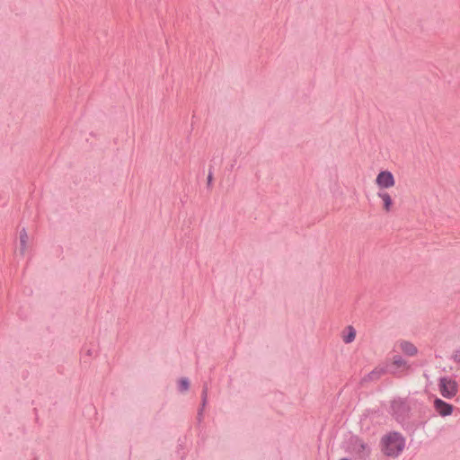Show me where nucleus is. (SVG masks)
Masks as SVG:
<instances>
[{"label": "nucleus", "mask_w": 460, "mask_h": 460, "mask_svg": "<svg viewBox=\"0 0 460 460\" xmlns=\"http://www.w3.org/2000/svg\"><path fill=\"white\" fill-rule=\"evenodd\" d=\"M178 388H179V391L181 393L188 391L190 388V382H189L188 378H186V377L181 378L179 381Z\"/></svg>", "instance_id": "ddd939ff"}, {"label": "nucleus", "mask_w": 460, "mask_h": 460, "mask_svg": "<svg viewBox=\"0 0 460 460\" xmlns=\"http://www.w3.org/2000/svg\"><path fill=\"white\" fill-rule=\"evenodd\" d=\"M28 234L25 228H22L20 231V247H19V253L23 256L25 254L26 249H27V243H28Z\"/></svg>", "instance_id": "0eeeda50"}, {"label": "nucleus", "mask_w": 460, "mask_h": 460, "mask_svg": "<svg viewBox=\"0 0 460 460\" xmlns=\"http://www.w3.org/2000/svg\"><path fill=\"white\" fill-rule=\"evenodd\" d=\"M434 407H435L437 412L443 417L451 415L453 412V409H454L453 405L444 402L443 400H441L439 398H437L434 401Z\"/></svg>", "instance_id": "20e7f679"}, {"label": "nucleus", "mask_w": 460, "mask_h": 460, "mask_svg": "<svg viewBox=\"0 0 460 460\" xmlns=\"http://www.w3.org/2000/svg\"><path fill=\"white\" fill-rule=\"evenodd\" d=\"M348 333L342 337V340L345 343H351L356 337V330L352 326L347 327Z\"/></svg>", "instance_id": "f8f14e48"}, {"label": "nucleus", "mask_w": 460, "mask_h": 460, "mask_svg": "<svg viewBox=\"0 0 460 460\" xmlns=\"http://www.w3.org/2000/svg\"><path fill=\"white\" fill-rule=\"evenodd\" d=\"M400 348L402 351L408 356H414L418 352L416 346L410 341L401 342Z\"/></svg>", "instance_id": "423d86ee"}, {"label": "nucleus", "mask_w": 460, "mask_h": 460, "mask_svg": "<svg viewBox=\"0 0 460 460\" xmlns=\"http://www.w3.org/2000/svg\"><path fill=\"white\" fill-rule=\"evenodd\" d=\"M392 411L396 415H402L407 409L404 402L402 400H394L391 405Z\"/></svg>", "instance_id": "6e6552de"}, {"label": "nucleus", "mask_w": 460, "mask_h": 460, "mask_svg": "<svg viewBox=\"0 0 460 460\" xmlns=\"http://www.w3.org/2000/svg\"><path fill=\"white\" fill-rule=\"evenodd\" d=\"M382 442L383 451L388 456H397L404 448V439L397 432L385 436Z\"/></svg>", "instance_id": "f257e3e1"}, {"label": "nucleus", "mask_w": 460, "mask_h": 460, "mask_svg": "<svg viewBox=\"0 0 460 460\" xmlns=\"http://www.w3.org/2000/svg\"><path fill=\"white\" fill-rule=\"evenodd\" d=\"M376 183L379 188L388 189L394 186L395 181L391 172L382 171L377 174Z\"/></svg>", "instance_id": "7ed1b4c3"}, {"label": "nucleus", "mask_w": 460, "mask_h": 460, "mask_svg": "<svg viewBox=\"0 0 460 460\" xmlns=\"http://www.w3.org/2000/svg\"><path fill=\"white\" fill-rule=\"evenodd\" d=\"M212 181H213V174H212V172L209 171L208 175V179H207V183H208V187L211 186Z\"/></svg>", "instance_id": "dca6fc26"}, {"label": "nucleus", "mask_w": 460, "mask_h": 460, "mask_svg": "<svg viewBox=\"0 0 460 460\" xmlns=\"http://www.w3.org/2000/svg\"><path fill=\"white\" fill-rule=\"evenodd\" d=\"M208 385L205 384L203 385V389H202V394H201V409L198 412V416L199 418L200 419L201 416H202V411H203V408L206 406L207 404V401H208Z\"/></svg>", "instance_id": "9b49d317"}, {"label": "nucleus", "mask_w": 460, "mask_h": 460, "mask_svg": "<svg viewBox=\"0 0 460 460\" xmlns=\"http://www.w3.org/2000/svg\"><path fill=\"white\" fill-rule=\"evenodd\" d=\"M377 196L383 200L384 202V209L386 211V212H389L392 208V205H393V200H392V198L391 196L389 195L388 192H385V191H379L377 193Z\"/></svg>", "instance_id": "1a4fd4ad"}, {"label": "nucleus", "mask_w": 460, "mask_h": 460, "mask_svg": "<svg viewBox=\"0 0 460 460\" xmlns=\"http://www.w3.org/2000/svg\"><path fill=\"white\" fill-rule=\"evenodd\" d=\"M393 364L397 367L406 366V361L401 356H395L393 359Z\"/></svg>", "instance_id": "4468645a"}, {"label": "nucleus", "mask_w": 460, "mask_h": 460, "mask_svg": "<svg viewBox=\"0 0 460 460\" xmlns=\"http://www.w3.org/2000/svg\"><path fill=\"white\" fill-rule=\"evenodd\" d=\"M438 390L444 398L451 399L456 395L458 385L456 381L451 377L442 376L438 380Z\"/></svg>", "instance_id": "f03ea898"}, {"label": "nucleus", "mask_w": 460, "mask_h": 460, "mask_svg": "<svg viewBox=\"0 0 460 460\" xmlns=\"http://www.w3.org/2000/svg\"><path fill=\"white\" fill-rule=\"evenodd\" d=\"M355 446L358 447V448L357 449V453L361 457H366V456H367L370 454L369 447L367 444H365L363 441L358 440L356 442Z\"/></svg>", "instance_id": "9d476101"}, {"label": "nucleus", "mask_w": 460, "mask_h": 460, "mask_svg": "<svg viewBox=\"0 0 460 460\" xmlns=\"http://www.w3.org/2000/svg\"><path fill=\"white\" fill-rule=\"evenodd\" d=\"M452 359L454 360V362L460 365V348L454 351L452 355Z\"/></svg>", "instance_id": "2eb2a0df"}, {"label": "nucleus", "mask_w": 460, "mask_h": 460, "mask_svg": "<svg viewBox=\"0 0 460 460\" xmlns=\"http://www.w3.org/2000/svg\"><path fill=\"white\" fill-rule=\"evenodd\" d=\"M385 373H386V368L385 367H376L370 373L366 375L361 379V383H367V382L377 381Z\"/></svg>", "instance_id": "39448f33"}]
</instances>
